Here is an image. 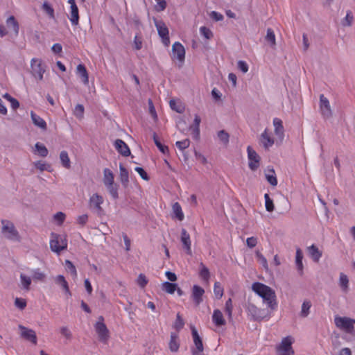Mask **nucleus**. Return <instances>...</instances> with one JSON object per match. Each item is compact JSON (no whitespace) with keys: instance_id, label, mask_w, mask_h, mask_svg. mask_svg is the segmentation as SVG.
<instances>
[{"instance_id":"nucleus-60","label":"nucleus","mask_w":355,"mask_h":355,"mask_svg":"<svg viewBox=\"0 0 355 355\" xmlns=\"http://www.w3.org/2000/svg\"><path fill=\"white\" fill-rule=\"evenodd\" d=\"M137 282L141 288H144L148 284V279L144 274H140L138 276Z\"/></svg>"},{"instance_id":"nucleus-53","label":"nucleus","mask_w":355,"mask_h":355,"mask_svg":"<svg viewBox=\"0 0 355 355\" xmlns=\"http://www.w3.org/2000/svg\"><path fill=\"white\" fill-rule=\"evenodd\" d=\"M65 266L67 267V270L71 273V275L73 277H76L77 271H76V267L74 266L73 263L71 261H70L69 260H66Z\"/></svg>"},{"instance_id":"nucleus-57","label":"nucleus","mask_w":355,"mask_h":355,"mask_svg":"<svg viewBox=\"0 0 355 355\" xmlns=\"http://www.w3.org/2000/svg\"><path fill=\"white\" fill-rule=\"evenodd\" d=\"M34 164H35V166L41 171H51V170H50L51 166L49 164H46V163H44L43 162L39 161V162L34 163Z\"/></svg>"},{"instance_id":"nucleus-25","label":"nucleus","mask_w":355,"mask_h":355,"mask_svg":"<svg viewBox=\"0 0 355 355\" xmlns=\"http://www.w3.org/2000/svg\"><path fill=\"white\" fill-rule=\"evenodd\" d=\"M302 259H303V253L300 248H297L296 250V254H295V264L297 269L300 273V275L303 274V263H302Z\"/></svg>"},{"instance_id":"nucleus-36","label":"nucleus","mask_w":355,"mask_h":355,"mask_svg":"<svg viewBox=\"0 0 355 355\" xmlns=\"http://www.w3.org/2000/svg\"><path fill=\"white\" fill-rule=\"evenodd\" d=\"M60 159L62 163V165L66 168H69L71 167V162L68 155V153L65 150H62L60 154Z\"/></svg>"},{"instance_id":"nucleus-51","label":"nucleus","mask_w":355,"mask_h":355,"mask_svg":"<svg viewBox=\"0 0 355 355\" xmlns=\"http://www.w3.org/2000/svg\"><path fill=\"white\" fill-rule=\"evenodd\" d=\"M169 105L173 110H175L178 113H182L184 110V107H182V105L180 103H178L173 99L170 101Z\"/></svg>"},{"instance_id":"nucleus-23","label":"nucleus","mask_w":355,"mask_h":355,"mask_svg":"<svg viewBox=\"0 0 355 355\" xmlns=\"http://www.w3.org/2000/svg\"><path fill=\"white\" fill-rule=\"evenodd\" d=\"M77 73L80 77L82 82L85 85H87L89 83L88 73L83 64H80L77 66Z\"/></svg>"},{"instance_id":"nucleus-14","label":"nucleus","mask_w":355,"mask_h":355,"mask_svg":"<svg viewBox=\"0 0 355 355\" xmlns=\"http://www.w3.org/2000/svg\"><path fill=\"white\" fill-rule=\"evenodd\" d=\"M19 329L21 330L20 335L21 338L31 341L34 345L37 344V336L34 330L28 329L21 324L19 325Z\"/></svg>"},{"instance_id":"nucleus-20","label":"nucleus","mask_w":355,"mask_h":355,"mask_svg":"<svg viewBox=\"0 0 355 355\" xmlns=\"http://www.w3.org/2000/svg\"><path fill=\"white\" fill-rule=\"evenodd\" d=\"M212 321L217 327H221L226 324L222 312L219 309H215L212 315Z\"/></svg>"},{"instance_id":"nucleus-5","label":"nucleus","mask_w":355,"mask_h":355,"mask_svg":"<svg viewBox=\"0 0 355 355\" xmlns=\"http://www.w3.org/2000/svg\"><path fill=\"white\" fill-rule=\"evenodd\" d=\"M51 238L50 248L53 252L60 254L62 250L67 248V241L62 236L52 233Z\"/></svg>"},{"instance_id":"nucleus-63","label":"nucleus","mask_w":355,"mask_h":355,"mask_svg":"<svg viewBox=\"0 0 355 355\" xmlns=\"http://www.w3.org/2000/svg\"><path fill=\"white\" fill-rule=\"evenodd\" d=\"M60 334L68 340H70L72 337L71 332L67 327L60 328Z\"/></svg>"},{"instance_id":"nucleus-41","label":"nucleus","mask_w":355,"mask_h":355,"mask_svg":"<svg viewBox=\"0 0 355 355\" xmlns=\"http://www.w3.org/2000/svg\"><path fill=\"white\" fill-rule=\"evenodd\" d=\"M20 280H21V284L22 288L26 291H29L30 286L31 284V277L21 273L20 275Z\"/></svg>"},{"instance_id":"nucleus-45","label":"nucleus","mask_w":355,"mask_h":355,"mask_svg":"<svg viewBox=\"0 0 355 355\" xmlns=\"http://www.w3.org/2000/svg\"><path fill=\"white\" fill-rule=\"evenodd\" d=\"M232 310H233L232 301L231 298H229L226 301L225 306V312L227 315L229 320H232Z\"/></svg>"},{"instance_id":"nucleus-28","label":"nucleus","mask_w":355,"mask_h":355,"mask_svg":"<svg viewBox=\"0 0 355 355\" xmlns=\"http://www.w3.org/2000/svg\"><path fill=\"white\" fill-rule=\"evenodd\" d=\"M119 170H120V180L122 184L124 187H127L129 182V175L127 169L123 166L122 164H119Z\"/></svg>"},{"instance_id":"nucleus-33","label":"nucleus","mask_w":355,"mask_h":355,"mask_svg":"<svg viewBox=\"0 0 355 355\" xmlns=\"http://www.w3.org/2000/svg\"><path fill=\"white\" fill-rule=\"evenodd\" d=\"M6 24L10 29H12L14 31L15 35H18L19 26L14 16H10L7 19Z\"/></svg>"},{"instance_id":"nucleus-22","label":"nucleus","mask_w":355,"mask_h":355,"mask_svg":"<svg viewBox=\"0 0 355 355\" xmlns=\"http://www.w3.org/2000/svg\"><path fill=\"white\" fill-rule=\"evenodd\" d=\"M273 125L275 127V135L277 136H278L279 138L282 139L284 137V126L282 125V120L278 118H275L273 120Z\"/></svg>"},{"instance_id":"nucleus-50","label":"nucleus","mask_w":355,"mask_h":355,"mask_svg":"<svg viewBox=\"0 0 355 355\" xmlns=\"http://www.w3.org/2000/svg\"><path fill=\"white\" fill-rule=\"evenodd\" d=\"M214 293L216 298L220 299L223 295V288L219 282H215Z\"/></svg>"},{"instance_id":"nucleus-19","label":"nucleus","mask_w":355,"mask_h":355,"mask_svg":"<svg viewBox=\"0 0 355 355\" xmlns=\"http://www.w3.org/2000/svg\"><path fill=\"white\" fill-rule=\"evenodd\" d=\"M260 143L266 149H268L274 144L273 138L268 133L267 129L261 135L259 139Z\"/></svg>"},{"instance_id":"nucleus-9","label":"nucleus","mask_w":355,"mask_h":355,"mask_svg":"<svg viewBox=\"0 0 355 355\" xmlns=\"http://www.w3.org/2000/svg\"><path fill=\"white\" fill-rule=\"evenodd\" d=\"M95 324V329L98 334L100 341L106 343L109 338V331L103 322V318L100 316Z\"/></svg>"},{"instance_id":"nucleus-56","label":"nucleus","mask_w":355,"mask_h":355,"mask_svg":"<svg viewBox=\"0 0 355 355\" xmlns=\"http://www.w3.org/2000/svg\"><path fill=\"white\" fill-rule=\"evenodd\" d=\"M42 9L51 18H54V10L47 2L43 3Z\"/></svg>"},{"instance_id":"nucleus-17","label":"nucleus","mask_w":355,"mask_h":355,"mask_svg":"<svg viewBox=\"0 0 355 355\" xmlns=\"http://www.w3.org/2000/svg\"><path fill=\"white\" fill-rule=\"evenodd\" d=\"M205 290L198 285H194L192 289V298L196 306H198L202 302V295Z\"/></svg>"},{"instance_id":"nucleus-29","label":"nucleus","mask_w":355,"mask_h":355,"mask_svg":"<svg viewBox=\"0 0 355 355\" xmlns=\"http://www.w3.org/2000/svg\"><path fill=\"white\" fill-rule=\"evenodd\" d=\"M266 42L272 49H275L276 46L275 35L273 30L270 28L267 29V34L265 37Z\"/></svg>"},{"instance_id":"nucleus-44","label":"nucleus","mask_w":355,"mask_h":355,"mask_svg":"<svg viewBox=\"0 0 355 355\" xmlns=\"http://www.w3.org/2000/svg\"><path fill=\"white\" fill-rule=\"evenodd\" d=\"M340 286L344 292H347L348 290L349 279L347 275L343 273L340 275Z\"/></svg>"},{"instance_id":"nucleus-40","label":"nucleus","mask_w":355,"mask_h":355,"mask_svg":"<svg viewBox=\"0 0 355 355\" xmlns=\"http://www.w3.org/2000/svg\"><path fill=\"white\" fill-rule=\"evenodd\" d=\"M153 141L155 142V144L156 145V146L158 148V149L163 154H166V153H168V146L162 144V143L158 139V137H157V136L155 132L153 133Z\"/></svg>"},{"instance_id":"nucleus-43","label":"nucleus","mask_w":355,"mask_h":355,"mask_svg":"<svg viewBox=\"0 0 355 355\" xmlns=\"http://www.w3.org/2000/svg\"><path fill=\"white\" fill-rule=\"evenodd\" d=\"M311 307V303L310 301L305 300L302 303L300 315L303 318H306L309 314V310Z\"/></svg>"},{"instance_id":"nucleus-64","label":"nucleus","mask_w":355,"mask_h":355,"mask_svg":"<svg viewBox=\"0 0 355 355\" xmlns=\"http://www.w3.org/2000/svg\"><path fill=\"white\" fill-rule=\"evenodd\" d=\"M238 68L243 72L246 73L248 71V64L243 60H239L237 63Z\"/></svg>"},{"instance_id":"nucleus-48","label":"nucleus","mask_w":355,"mask_h":355,"mask_svg":"<svg viewBox=\"0 0 355 355\" xmlns=\"http://www.w3.org/2000/svg\"><path fill=\"white\" fill-rule=\"evenodd\" d=\"M200 33L207 40H210L214 37L213 32L206 26H201L200 28Z\"/></svg>"},{"instance_id":"nucleus-54","label":"nucleus","mask_w":355,"mask_h":355,"mask_svg":"<svg viewBox=\"0 0 355 355\" xmlns=\"http://www.w3.org/2000/svg\"><path fill=\"white\" fill-rule=\"evenodd\" d=\"M255 255L256 257L258 259V261L263 266V267L267 270L268 268V265L267 259L265 258V257L259 251H257Z\"/></svg>"},{"instance_id":"nucleus-16","label":"nucleus","mask_w":355,"mask_h":355,"mask_svg":"<svg viewBox=\"0 0 355 355\" xmlns=\"http://www.w3.org/2000/svg\"><path fill=\"white\" fill-rule=\"evenodd\" d=\"M181 242L182 243L183 248L185 250L187 254L191 255L192 252L190 235L185 229H182L181 231Z\"/></svg>"},{"instance_id":"nucleus-49","label":"nucleus","mask_w":355,"mask_h":355,"mask_svg":"<svg viewBox=\"0 0 355 355\" xmlns=\"http://www.w3.org/2000/svg\"><path fill=\"white\" fill-rule=\"evenodd\" d=\"M218 137L223 144L227 145L229 143L230 135L225 130L218 131Z\"/></svg>"},{"instance_id":"nucleus-34","label":"nucleus","mask_w":355,"mask_h":355,"mask_svg":"<svg viewBox=\"0 0 355 355\" xmlns=\"http://www.w3.org/2000/svg\"><path fill=\"white\" fill-rule=\"evenodd\" d=\"M114 174L109 168L103 170V183L105 185L112 184L114 183Z\"/></svg>"},{"instance_id":"nucleus-39","label":"nucleus","mask_w":355,"mask_h":355,"mask_svg":"<svg viewBox=\"0 0 355 355\" xmlns=\"http://www.w3.org/2000/svg\"><path fill=\"white\" fill-rule=\"evenodd\" d=\"M162 288L169 294H173L177 288V284L165 282L162 284Z\"/></svg>"},{"instance_id":"nucleus-35","label":"nucleus","mask_w":355,"mask_h":355,"mask_svg":"<svg viewBox=\"0 0 355 355\" xmlns=\"http://www.w3.org/2000/svg\"><path fill=\"white\" fill-rule=\"evenodd\" d=\"M172 209L175 218H177L180 221L184 220V216L179 202H175L173 205Z\"/></svg>"},{"instance_id":"nucleus-47","label":"nucleus","mask_w":355,"mask_h":355,"mask_svg":"<svg viewBox=\"0 0 355 355\" xmlns=\"http://www.w3.org/2000/svg\"><path fill=\"white\" fill-rule=\"evenodd\" d=\"M266 209L268 211L272 212L274 211L275 206L272 200L270 198L268 193L264 195Z\"/></svg>"},{"instance_id":"nucleus-37","label":"nucleus","mask_w":355,"mask_h":355,"mask_svg":"<svg viewBox=\"0 0 355 355\" xmlns=\"http://www.w3.org/2000/svg\"><path fill=\"white\" fill-rule=\"evenodd\" d=\"M266 178L272 186H277V180L275 175V172L273 168L269 169L268 171V173H266Z\"/></svg>"},{"instance_id":"nucleus-18","label":"nucleus","mask_w":355,"mask_h":355,"mask_svg":"<svg viewBox=\"0 0 355 355\" xmlns=\"http://www.w3.org/2000/svg\"><path fill=\"white\" fill-rule=\"evenodd\" d=\"M116 150L123 156L127 157L130 155V150L128 145L121 139H116L114 142Z\"/></svg>"},{"instance_id":"nucleus-55","label":"nucleus","mask_w":355,"mask_h":355,"mask_svg":"<svg viewBox=\"0 0 355 355\" xmlns=\"http://www.w3.org/2000/svg\"><path fill=\"white\" fill-rule=\"evenodd\" d=\"M201 270L200 271V277L204 279L207 281L209 278V269L202 263H200Z\"/></svg>"},{"instance_id":"nucleus-32","label":"nucleus","mask_w":355,"mask_h":355,"mask_svg":"<svg viewBox=\"0 0 355 355\" xmlns=\"http://www.w3.org/2000/svg\"><path fill=\"white\" fill-rule=\"evenodd\" d=\"M190 145V141L188 139H186L183 141H178L175 143V146L177 148L182 152L183 156L184 158V161H187L188 159V155L184 153V150L189 148Z\"/></svg>"},{"instance_id":"nucleus-10","label":"nucleus","mask_w":355,"mask_h":355,"mask_svg":"<svg viewBox=\"0 0 355 355\" xmlns=\"http://www.w3.org/2000/svg\"><path fill=\"white\" fill-rule=\"evenodd\" d=\"M155 25L157 28L159 35L162 40V42L165 46H168L170 43L168 37V30L166 24L162 21L154 19Z\"/></svg>"},{"instance_id":"nucleus-46","label":"nucleus","mask_w":355,"mask_h":355,"mask_svg":"<svg viewBox=\"0 0 355 355\" xmlns=\"http://www.w3.org/2000/svg\"><path fill=\"white\" fill-rule=\"evenodd\" d=\"M35 149L41 157H45L47 156L48 150L44 144H42L39 142L36 143Z\"/></svg>"},{"instance_id":"nucleus-38","label":"nucleus","mask_w":355,"mask_h":355,"mask_svg":"<svg viewBox=\"0 0 355 355\" xmlns=\"http://www.w3.org/2000/svg\"><path fill=\"white\" fill-rule=\"evenodd\" d=\"M354 15L351 10H347L345 17L341 21V24L344 27H349L352 25Z\"/></svg>"},{"instance_id":"nucleus-27","label":"nucleus","mask_w":355,"mask_h":355,"mask_svg":"<svg viewBox=\"0 0 355 355\" xmlns=\"http://www.w3.org/2000/svg\"><path fill=\"white\" fill-rule=\"evenodd\" d=\"M201 119L198 115H196L194 118L193 125L190 127L192 130L193 137L194 139H198L200 135V123Z\"/></svg>"},{"instance_id":"nucleus-12","label":"nucleus","mask_w":355,"mask_h":355,"mask_svg":"<svg viewBox=\"0 0 355 355\" xmlns=\"http://www.w3.org/2000/svg\"><path fill=\"white\" fill-rule=\"evenodd\" d=\"M320 110L321 114L324 119H329L332 116L329 101L324 94H320Z\"/></svg>"},{"instance_id":"nucleus-42","label":"nucleus","mask_w":355,"mask_h":355,"mask_svg":"<svg viewBox=\"0 0 355 355\" xmlns=\"http://www.w3.org/2000/svg\"><path fill=\"white\" fill-rule=\"evenodd\" d=\"M105 187H106L107 189L108 190L110 194L112 197V198L116 200L119 198V194H118L119 186L116 184L113 183L112 184L105 185Z\"/></svg>"},{"instance_id":"nucleus-61","label":"nucleus","mask_w":355,"mask_h":355,"mask_svg":"<svg viewBox=\"0 0 355 355\" xmlns=\"http://www.w3.org/2000/svg\"><path fill=\"white\" fill-rule=\"evenodd\" d=\"M184 321L179 313L177 314V318L175 322V328L179 331L184 327Z\"/></svg>"},{"instance_id":"nucleus-1","label":"nucleus","mask_w":355,"mask_h":355,"mask_svg":"<svg viewBox=\"0 0 355 355\" xmlns=\"http://www.w3.org/2000/svg\"><path fill=\"white\" fill-rule=\"evenodd\" d=\"M252 290L263 299L268 308L275 310L277 306L276 294L270 286L260 282H254L252 285Z\"/></svg>"},{"instance_id":"nucleus-21","label":"nucleus","mask_w":355,"mask_h":355,"mask_svg":"<svg viewBox=\"0 0 355 355\" xmlns=\"http://www.w3.org/2000/svg\"><path fill=\"white\" fill-rule=\"evenodd\" d=\"M31 116L33 121V123L35 125L39 127L43 130H46V121L42 119L40 116L37 115L34 112H31Z\"/></svg>"},{"instance_id":"nucleus-26","label":"nucleus","mask_w":355,"mask_h":355,"mask_svg":"<svg viewBox=\"0 0 355 355\" xmlns=\"http://www.w3.org/2000/svg\"><path fill=\"white\" fill-rule=\"evenodd\" d=\"M68 17L73 26H77L79 22V13L78 7L70 8V12Z\"/></svg>"},{"instance_id":"nucleus-58","label":"nucleus","mask_w":355,"mask_h":355,"mask_svg":"<svg viewBox=\"0 0 355 355\" xmlns=\"http://www.w3.org/2000/svg\"><path fill=\"white\" fill-rule=\"evenodd\" d=\"M74 115L79 119L83 118L84 114V107L83 105L78 104L73 111Z\"/></svg>"},{"instance_id":"nucleus-62","label":"nucleus","mask_w":355,"mask_h":355,"mask_svg":"<svg viewBox=\"0 0 355 355\" xmlns=\"http://www.w3.org/2000/svg\"><path fill=\"white\" fill-rule=\"evenodd\" d=\"M157 5L155 6V10L158 12L163 11L166 8V2L164 0H155Z\"/></svg>"},{"instance_id":"nucleus-52","label":"nucleus","mask_w":355,"mask_h":355,"mask_svg":"<svg viewBox=\"0 0 355 355\" xmlns=\"http://www.w3.org/2000/svg\"><path fill=\"white\" fill-rule=\"evenodd\" d=\"M33 278L37 281H44L46 275L44 272H41L40 269H35L33 271Z\"/></svg>"},{"instance_id":"nucleus-59","label":"nucleus","mask_w":355,"mask_h":355,"mask_svg":"<svg viewBox=\"0 0 355 355\" xmlns=\"http://www.w3.org/2000/svg\"><path fill=\"white\" fill-rule=\"evenodd\" d=\"M209 17L215 21H220L223 20L224 19L223 15L216 11H211L209 13Z\"/></svg>"},{"instance_id":"nucleus-24","label":"nucleus","mask_w":355,"mask_h":355,"mask_svg":"<svg viewBox=\"0 0 355 355\" xmlns=\"http://www.w3.org/2000/svg\"><path fill=\"white\" fill-rule=\"evenodd\" d=\"M55 282L58 285H60L66 294L69 295H71L68 286V283L63 275H58L55 278Z\"/></svg>"},{"instance_id":"nucleus-15","label":"nucleus","mask_w":355,"mask_h":355,"mask_svg":"<svg viewBox=\"0 0 355 355\" xmlns=\"http://www.w3.org/2000/svg\"><path fill=\"white\" fill-rule=\"evenodd\" d=\"M172 56L180 62H183L185 58V49L178 42H175L172 46Z\"/></svg>"},{"instance_id":"nucleus-3","label":"nucleus","mask_w":355,"mask_h":355,"mask_svg":"<svg viewBox=\"0 0 355 355\" xmlns=\"http://www.w3.org/2000/svg\"><path fill=\"white\" fill-rule=\"evenodd\" d=\"M1 223V233L5 238L12 241H19L20 240L19 232L12 222L2 220Z\"/></svg>"},{"instance_id":"nucleus-7","label":"nucleus","mask_w":355,"mask_h":355,"mask_svg":"<svg viewBox=\"0 0 355 355\" xmlns=\"http://www.w3.org/2000/svg\"><path fill=\"white\" fill-rule=\"evenodd\" d=\"M31 68L32 75L37 80L43 79V74L46 71V67L42 61L37 58H33L31 61Z\"/></svg>"},{"instance_id":"nucleus-30","label":"nucleus","mask_w":355,"mask_h":355,"mask_svg":"<svg viewBox=\"0 0 355 355\" xmlns=\"http://www.w3.org/2000/svg\"><path fill=\"white\" fill-rule=\"evenodd\" d=\"M180 347L178 342V335L176 333L171 334V340L169 343V349L173 352H176Z\"/></svg>"},{"instance_id":"nucleus-13","label":"nucleus","mask_w":355,"mask_h":355,"mask_svg":"<svg viewBox=\"0 0 355 355\" xmlns=\"http://www.w3.org/2000/svg\"><path fill=\"white\" fill-rule=\"evenodd\" d=\"M89 207L95 210L98 214L103 212L101 205L103 203V198L98 193L93 194L89 198Z\"/></svg>"},{"instance_id":"nucleus-2","label":"nucleus","mask_w":355,"mask_h":355,"mask_svg":"<svg viewBox=\"0 0 355 355\" xmlns=\"http://www.w3.org/2000/svg\"><path fill=\"white\" fill-rule=\"evenodd\" d=\"M245 309L248 315L254 321H261L269 315L268 311L258 308L250 299L245 304Z\"/></svg>"},{"instance_id":"nucleus-4","label":"nucleus","mask_w":355,"mask_h":355,"mask_svg":"<svg viewBox=\"0 0 355 355\" xmlns=\"http://www.w3.org/2000/svg\"><path fill=\"white\" fill-rule=\"evenodd\" d=\"M293 342V339L291 336L284 338L280 344L276 347V355H294Z\"/></svg>"},{"instance_id":"nucleus-31","label":"nucleus","mask_w":355,"mask_h":355,"mask_svg":"<svg viewBox=\"0 0 355 355\" xmlns=\"http://www.w3.org/2000/svg\"><path fill=\"white\" fill-rule=\"evenodd\" d=\"M308 252L311 257L315 262H318L322 257V252L315 245H312L308 248Z\"/></svg>"},{"instance_id":"nucleus-11","label":"nucleus","mask_w":355,"mask_h":355,"mask_svg":"<svg viewBox=\"0 0 355 355\" xmlns=\"http://www.w3.org/2000/svg\"><path fill=\"white\" fill-rule=\"evenodd\" d=\"M248 157L249 160V168L254 171L259 166L260 157L256 151L250 146L247 148Z\"/></svg>"},{"instance_id":"nucleus-6","label":"nucleus","mask_w":355,"mask_h":355,"mask_svg":"<svg viewBox=\"0 0 355 355\" xmlns=\"http://www.w3.org/2000/svg\"><path fill=\"white\" fill-rule=\"evenodd\" d=\"M336 326L349 334L354 333V320L347 317L337 316L334 319Z\"/></svg>"},{"instance_id":"nucleus-8","label":"nucleus","mask_w":355,"mask_h":355,"mask_svg":"<svg viewBox=\"0 0 355 355\" xmlns=\"http://www.w3.org/2000/svg\"><path fill=\"white\" fill-rule=\"evenodd\" d=\"M191 334L194 343L191 349L192 355H201L204 350L202 340L195 327H191Z\"/></svg>"}]
</instances>
